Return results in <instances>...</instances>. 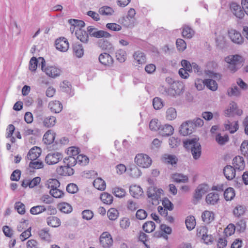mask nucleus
Listing matches in <instances>:
<instances>
[{"instance_id": "c9c22d12", "label": "nucleus", "mask_w": 248, "mask_h": 248, "mask_svg": "<svg viewBox=\"0 0 248 248\" xmlns=\"http://www.w3.org/2000/svg\"><path fill=\"white\" fill-rule=\"evenodd\" d=\"M74 55L78 58H81L84 54V50L81 45L76 44L73 46Z\"/></svg>"}, {"instance_id": "e433bc0d", "label": "nucleus", "mask_w": 248, "mask_h": 248, "mask_svg": "<svg viewBox=\"0 0 248 248\" xmlns=\"http://www.w3.org/2000/svg\"><path fill=\"white\" fill-rule=\"evenodd\" d=\"M236 108L237 104L236 103L233 101L230 103L228 108L225 110L226 116L229 117L232 116Z\"/></svg>"}, {"instance_id": "052dcab7", "label": "nucleus", "mask_w": 248, "mask_h": 248, "mask_svg": "<svg viewBox=\"0 0 248 248\" xmlns=\"http://www.w3.org/2000/svg\"><path fill=\"white\" fill-rule=\"evenodd\" d=\"M49 194L52 197L55 198H61L64 196L63 192L58 188L50 189L49 190Z\"/></svg>"}, {"instance_id": "69168bd1", "label": "nucleus", "mask_w": 248, "mask_h": 248, "mask_svg": "<svg viewBox=\"0 0 248 248\" xmlns=\"http://www.w3.org/2000/svg\"><path fill=\"white\" fill-rule=\"evenodd\" d=\"M29 167L34 169H39L43 168L44 164L42 161L36 160L31 161Z\"/></svg>"}, {"instance_id": "f257e3e1", "label": "nucleus", "mask_w": 248, "mask_h": 248, "mask_svg": "<svg viewBox=\"0 0 248 248\" xmlns=\"http://www.w3.org/2000/svg\"><path fill=\"white\" fill-rule=\"evenodd\" d=\"M198 138H193L184 141V146L191 151L193 158L198 159L201 155V146Z\"/></svg>"}, {"instance_id": "4468645a", "label": "nucleus", "mask_w": 248, "mask_h": 248, "mask_svg": "<svg viewBox=\"0 0 248 248\" xmlns=\"http://www.w3.org/2000/svg\"><path fill=\"white\" fill-rule=\"evenodd\" d=\"M98 59L100 62L104 65L110 66L112 64L113 62L111 56L107 53L101 54Z\"/></svg>"}, {"instance_id": "37998d69", "label": "nucleus", "mask_w": 248, "mask_h": 248, "mask_svg": "<svg viewBox=\"0 0 248 248\" xmlns=\"http://www.w3.org/2000/svg\"><path fill=\"white\" fill-rule=\"evenodd\" d=\"M38 64H41L40 61H39V58L37 59L35 57H32L29 63V69L32 72H34L36 71Z\"/></svg>"}, {"instance_id": "2f4dec72", "label": "nucleus", "mask_w": 248, "mask_h": 248, "mask_svg": "<svg viewBox=\"0 0 248 248\" xmlns=\"http://www.w3.org/2000/svg\"><path fill=\"white\" fill-rule=\"evenodd\" d=\"M171 177L174 181L177 183H187L188 180V177L186 175L181 173H174L172 175Z\"/></svg>"}, {"instance_id": "423d86ee", "label": "nucleus", "mask_w": 248, "mask_h": 248, "mask_svg": "<svg viewBox=\"0 0 248 248\" xmlns=\"http://www.w3.org/2000/svg\"><path fill=\"white\" fill-rule=\"evenodd\" d=\"M62 155L61 153L55 152L48 154L45 157L46 163L52 165L57 164L62 158Z\"/></svg>"}, {"instance_id": "412c9836", "label": "nucleus", "mask_w": 248, "mask_h": 248, "mask_svg": "<svg viewBox=\"0 0 248 248\" xmlns=\"http://www.w3.org/2000/svg\"><path fill=\"white\" fill-rule=\"evenodd\" d=\"M76 35L77 38L81 42L87 43L88 41L89 36L88 33L81 29L76 30Z\"/></svg>"}, {"instance_id": "09e8293b", "label": "nucleus", "mask_w": 248, "mask_h": 248, "mask_svg": "<svg viewBox=\"0 0 248 248\" xmlns=\"http://www.w3.org/2000/svg\"><path fill=\"white\" fill-rule=\"evenodd\" d=\"M46 211L44 205H37L31 207L30 209V213L32 215H38Z\"/></svg>"}, {"instance_id": "393cba45", "label": "nucleus", "mask_w": 248, "mask_h": 248, "mask_svg": "<svg viewBox=\"0 0 248 248\" xmlns=\"http://www.w3.org/2000/svg\"><path fill=\"white\" fill-rule=\"evenodd\" d=\"M161 160L163 162L173 165L176 164L177 162V159L174 155L165 154L162 157Z\"/></svg>"}, {"instance_id": "a19ab883", "label": "nucleus", "mask_w": 248, "mask_h": 248, "mask_svg": "<svg viewBox=\"0 0 248 248\" xmlns=\"http://www.w3.org/2000/svg\"><path fill=\"white\" fill-rule=\"evenodd\" d=\"M187 229L191 231L193 230L196 225V221L193 216L188 217L185 221Z\"/></svg>"}, {"instance_id": "49530a36", "label": "nucleus", "mask_w": 248, "mask_h": 248, "mask_svg": "<svg viewBox=\"0 0 248 248\" xmlns=\"http://www.w3.org/2000/svg\"><path fill=\"white\" fill-rule=\"evenodd\" d=\"M68 23L76 28V30H79L80 28L84 27L85 23L83 21L78 19H70L68 20Z\"/></svg>"}, {"instance_id": "7c9ffc66", "label": "nucleus", "mask_w": 248, "mask_h": 248, "mask_svg": "<svg viewBox=\"0 0 248 248\" xmlns=\"http://www.w3.org/2000/svg\"><path fill=\"white\" fill-rule=\"evenodd\" d=\"M195 32L194 30L188 25H184L182 31V35L184 38L190 39L194 35Z\"/></svg>"}, {"instance_id": "72a5a7b5", "label": "nucleus", "mask_w": 248, "mask_h": 248, "mask_svg": "<svg viewBox=\"0 0 248 248\" xmlns=\"http://www.w3.org/2000/svg\"><path fill=\"white\" fill-rule=\"evenodd\" d=\"M217 142L220 145H223L228 142L229 138L228 135L222 136L220 133H218L215 137Z\"/></svg>"}, {"instance_id": "2eb2a0df", "label": "nucleus", "mask_w": 248, "mask_h": 248, "mask_svg": "<svg viewBox=\"0 0 248 248\" xmlns=\"http://www.w3.org/2000/svg\"><path fill=\"white\" fill-rule=\"evenodd\" d=\"M134 62L137 64H143L146 62V56L144 53L137 51L133 54Z\"/></svg>"}, {"instance_id": "6e6d98bb", "label": "nucleus", "mask_w": 248, "mask_h": 248, "mask_svg": "<svg viewBox=\"0 0 248 248\" xmlns=\"http://www.w3.org/2000/svg\"><path fill=\"white\" fill-rule=\"evenodd\" d=\"M72 86L70 83L67 81L64 80L62 83L60 84V88L61 90L64 92H66L69 94L71 93Z\"/></svg>"}, {"instance_id": "6ab92c4d", "label": "nucleus", "mask_w": 248, "mask_h": 248, "mask_svg": "<svg viewBox=\"0 0 248 248\" xmlns=\"http://www.w3.org/2000/svg\"><path fill=\"white\" fill-rule=\"evenodd\" d=\"M159 130L162 136H169L173 134L174 128L171 125L166 124L161 126Z\"/></svg>"}, {"instance_id": "ea45409f", "label": "nucleus", "mask_w": 248, "mask_h": 248, "mask_svg": "<svg viewBox=\"0 0 248 248\" xmlns=\"http://www.w3.org/2000/svg\"><path fill=\"white\" fill-rule=\"evenodd\" d=\"M58 207L59 210L64 213H69L72 212V206L66 202H62L58 204Z\"/></svg>"}, {"instance_id": "f3484780", "label": "nucleus", "mask_w": 248, "mask_h": 248, "mask_svg": "<svg viewBox=\"0 0 248 248\" xmlns=\"http://www.w3.org/2000/svg\"><path fill=\"white\" fill-rule=\"evenodd\" d=\"M232 164L235 170H242L245 168V162L243 157L236 156L232 160Z\"/></svg>"}, {"instance_id": "473e14b6", "label": "nucleus", "mask_w": 248, "mask_h": 248, "mask_svg": "<svg viewBox=\"0 0 248 248\" xmlns=\"http://www.w3.org/2000/svg\"><path fill=\"white\" fill-rule=\"evenodd\" d=\"M177 112L176 109L172 107L168 108L166 112V118L168 121H172L176 119Z\"/></svg>"}, {"instance_id": "4d7b16f0", "label": "nucleus", "mask_w": 248, "mask_h": 248, "mask_svg": "<svg viewBox=\"0 0 248 248\" xmlns=\"http://www.w3.org/2000/svg\"><path fill=\"white\" fill-rule=\"evenodd\" d=\"M77 163L81 166H85L89 163V159L83 155H79L77 157Z\"/></svg>"}, {"instance_id": "13d9d810", "label": "nucleus", "mask_w": 248, "mask_h": 248, "mask_svg": "<svg viewBox=\"0 0 248 248\" xmlns=\"http://www.w3.org/2000/svg\"><path fill=\"white\" fill-rule=\"evenodd\" d=\"M116 58L120 62H124L126 58V52L123 49H119L116 52Z\"/></svg>"}, {"instance_id": "f704fd0d", "label": "nucleus", "mask_w": 248, "mask_h": 248, "mask_svg": "<svg viewBox=\"0 0 248 248\" xmlns=\"http://www.w3.org/2000/svg\"><path fill=\"white\" fill-rule=\"evenodd\" d=\"M93 184V186L98 190L102 191L105 190L106 188V183L100 178H98L95 179Z\"/></svg>"}, {"instance_id": "a211bd4d", "label": "nucleus", "mask_w": 248, "mask_h": 248, "mask_svg": "<svg viewBox=\"0 0 248 248\" xmlns=\"http://www.w3.org/2000/svg\"><path fill=\"white\" fill-rule=\"evenodd\" d=\"M235 170L233 167L230 165L225 167L223 172L225 177L229 180L233 179L235 176Z\"/></svg>"}, {"instance_id": "1a4fd4ad", "label": "nucleus", "mask_w": 248, "mask_h": 248, "mask_svg": "<svg viewBox=\"0 0 248 248\" xmlns=\"http://www.w3.org/2000/svg\"><path fill=\"white\" fill-rule=\"evenodd\" d=\"M194 130V127L192 125L191 121L183 123L180 126V133L184 136L191 134Z\"/></svg>"}, {"instance_id": "4c0bfd02", "label": "nucleus", "mask_w": 248, "mask_h": 248, "mask_svg": "<svg viewBox=\"0 0 248 248\" xmlns=\"http://www.w3.org/2000/svg\"><path fill=\"white\" fill-rule=\"evenodd\" d=\"M227 94L230 96H239L241 95L240 89L236 86L232 85L227 90Z\"/></svg>"}, {"instance_id": "f8f14e48", "label": "nucleus", "mask_w": 248, "mask_h": 248, "mask_svg": "<svg viewBox=\"0 0 248 248\" xmlns=\"http://www.w3.org/2000/svg\"><path fill=\"white\" fill-rule=\"evenodd\" d=\"M230 9L233 14L237 18L241 19L244 17L243 10L239 5L235 2H232L230 5Z\"/></svg>"}, {"instance_id": "338daca9", "label": "nucleus", "mask_w": 248, "mask_h": 248, "mask_svg": "<svg viewBox=\"0 0 248 248\" xmlns=\"http://www.w3.org/2000/svg\"><path fill=\"white\" fill-rule=\"evenodd\" d=\"M240 150L241 153L245 157L248 156V140L243 141L241 145Z\"/></svg>"}, {"instance_id": "774afa93", "label": "nucleus", "mask_w": 248, "mask_h": 248, "mask_svg": "<svg viewBox=\"0 0 248 248\" xmlns=\"http://www.w3.org/2000/svg\"><path fill=\"white\" fill-rule=\"evenodd\" d=\"M113 193L116 197L122 198L125 196L126 192L123 188L115 187L113 189Z\"/></svg>"}, {"instance_id": "4be33fe9", "label": "nucleus", "mask_w": 248, "mask_h": 248, "mask_svg": "<svg viewBox=\"0 0 248 248\" xmlns=\"http://www.w3.org/2000/svg\"><path fill=\"white\" fill-rule=\"evenodd\" d=\"M48 108L52 112L57 113L62 111V106L60 101H54L49 103Z\"/></svg>"}, {"instance_id": "ddd939ff", "label": "nucleus", "mask_w": 248, "mask_h": 248, "mask_svg": "<svg viewBox=\"0 0 248 248\" xmlns=\"http://www.w3.org/2000/svg\"><path fill=\"white\" fill-rule=\"evenodd\" d=\"M41 153V149L35 146L30 150L27 158L31 161L36 160L40 155Z\"/></svg>"}, {"instance_id": "8fccbe9b", "label": "nucleus", "mask_w": 248, "mask_h": 248, "mask_svg": "<svg viewBox=\"0 0 248 248\" xmlns=\"http://www.w3.org/2000/svg\"><path fill=\"white\" fill-rule=\"evenodd\" d=\"M101 201L107 204H110L113 202V197L108 193H103L100 195Z\"/></svg>"}, {"instance_id": "a878e982", "label": "nucleus", "mask_w": 248, "mask_h": 248, "mask_svg": "<svg viewBox=\"0 0 248 248\" xmlns=\"http://www.w3.org/2000/svg\"><path fill=\"white\" fill-rule=\"evenodd\" d=\"M47 224L52 227H58L61 224L60 219L57 217L50 216L46 218Z\"/></svg>"}, {"instance_id": "864d4df0", "label": "nucleus", "mask_w": 248, "mask_h": 248, "mask_svg": "<svg viewBox=\"0 0 248 248\" xmlns=\"http://www.w3.org/2000/svg\"><path fill=\"white\" fill-rule=\"evenodd\" d=\"M56 122V119L54 116H50L45 118L43 123L45 126L51 127L53 126Z\"/></svg>"}, {"instance_id": "c756f323", "label": "nucleus", "mask_w": 248, "mask_h": 248, "mask_svg": "<svg viewBox=\"0 0 248 248\" xmlns=\"http://www.w3.org/2000/svg\"><path fill=\"white\" fill-rule=\"evenodd\" d=\"M45 186L50 190L58 188L60 186V183L56 179H49L46 181Z\"/></svg>"}, {"instance_id": "58836bf2", "label": "nucleus", "mask_w": 248, "mask_h": 248, "mask_svg": "<svg viewBox=\"0 0 248 248\" xmlns=\"http://www.w3.org/2000/svg\"><path fill=\"white\" fill-rule=\"evenodd\" d=\"M98 12L102 16H108L112 15L114 13V10L109 6H105L100 7L99 9Z\"/></svg>"}, {"instance_id": "bf43d9fd", "label": "nucleus", "mask_w": 248, "mask_h": 248, "mask_svg": "<svg viewBox=\"0 0 248 248\" xmlns=\"http://www.w3.org/2000/svg\"><path fill=\"white\" fill-rule=\"evenodd\" d=\"M246 208L244 206L242 205H237L236 206L233 211V215L237 217H239L244 215L245 212Z\"/></svg>"}, {"instance_id": "c85d7f7f", "label": "nucleus", "mask_w": 248, "mask_h": 248, "mask_svg": "<svg viewBox=\"0 0 248 248\" xmlns=\"http://www.w3.org/2000/svg\"><path fill=\"white\" fill-rule=\"evenodd\" d=\"M127 172L128 175L133 178H138L140 177L142 173L141 170L135 165L131 166L128 170Z\"/></svg>"}, {"instance_id": "cd10ccee", "label": "nucleus", "mask_w": 248, "mask_h": 248, "mask_svg": "<svg viewBox=\"0 0 248 248\" xmlns=\"http://www.w3.org/2000/svg\"><path fill=\"white\" fill-rule=\"evenodd\" d=\"M206 202L208 204H215L219 200V195L216 192H211L206 197Z\"/></svg>"}, {"instance_id": "e2e57ef3", "label": "nucleus", "mask_w": 248, "mask_h": 248, "mask_svg": "<svg viewBox=\"0 0 248 248\" xmlns=\"http://www.w3.org/2000/svg\"><path fill=\"white\" fill-rule=\"evenodd\" d=\"M107 215L110 220H115L118 217L119 213L116 209L110 208L108 210Z\"/></svg>"}, {"instance_id": "9d476101", "label": "nucleus", "mask_w": 248, "mask_h": 248, "mask_svg": "<svg viewBox=\"0 0 248 248\" xmlns=\"http://www.w3.org/2000/svg\"><path fill=\"white\" fill-rule=\"evenodd\" d=\"M209 190V186L205 184H202L198 186L194 193V198L199 200L201 199L202 195Z\"/></svg>"}, {"instance_id": "6e6552de", "label": "nucleus", "mask_w": 248, "mask_h": 248, "mask_svg": "<svg viewBox=\"0 0 248 248\" xmlns=\"http://www.w3.org/2000/svg\"><path fill=\"white\" fill-rule=\"evenodd\" d=\"M228 35L232 42L241 45L243 43L244 39L241 33L235 30L231 29L228 31Z\"/></svg>"}, {"instance_id": "c03bdc74", "label": "nucleus", "mask_w": 248, "mask_h": 248, "mask_svg": "<svg viewBox=\"0 0 248 248\" xmlns=\"http://www.w3.org/2000/svg\"><path fill=\"white\" fill-rule=\"evenodd\" d=\"M153 106L155 109L159 110L164 107V103L161 98L156 97L153 100Z\"/></svg>"}, {"instance_id": "5701e85b", "label": "nucleus", "mask_w": 248, "mask_h": 248, "mask_svg": "<svg viewBox=\"0 0 248 248\" xmlns=\"http://www.w3.org/2000/svg\"><path fill=\"white\" fill-rule=\"evenodd\" d=\"M55 137V133L49 130L45 133L43 136V141L46 144L49 145L54 141Z\"/></svg>"}, {"instance_id": "39448f33", "label": "nucleus", "mask_w": 248, "mask_h": 248, "mask_svg": "<svg viewBox=\"0 0 248 248\" xmlns=\"http://www.w3.org/2000/svg\"><path fill=\"white\" fill-rule=\"evenodd\" d=\"M163 190L154 186H150L148 188L147 194L148 198L152 200L153 204H156L158 203V200Z\"/></svg>"}, {"instance_id": "a18cd8bd", "label": "nucleus", "mask_w": 248, "mask_h": 248, "mask_svg": "<svg viewBox=\"0 0 248 248\" xmlns=\"http://www.w3.org/2000/svg\"><path fill=\"white\" fill-rule=\"evenodd\" d=\"M142 228L145 232L149 233L154 231L155 228V225L153 221H150L144 223Z\"/></svg>"}, {"instance_id": "20e7f679", "label": "nucleus", "mask_w": 248, "mask_h": 248, "mask_svg": "<svg viewBox=\"0 0 248 248\" xmlns=\"http://www.w3.org/2000/svg\"><path fill=\"white\" fill-rule=\"evenodd\" d=\"M135 162L140 167L148 168L151 165L152 161L148 155L138 154L135 157Z\"/></svg>"}, {"instance_id": "7ed1b4c3", "label": "nucleus", "mask_w": 248, "mask_h": 248, "mask_svg": "<svg viewBox=\"0 0 248 248\" xmlns=\"http://www.w3.org/2000/svg\"><path fill=\"white\" fill-rule=\"evenodd\" d=\"M225 61L228 63V69L235 72L241 66L243 59L238 55H230L225 58Z\"/></svg>"}, {"instance_id": "b1692460", "label": "nucleus", "mask_w": 248, "mask_h": 248, "mask_svg": "<svg viewBox=\"0 0 248 248\" xmlns=\"http://www.w3.org/2000/svg\"><path fill=\"white\" fill-rule=\"evenodd\" d=\"M38 234L41 239L47 242H50L51 240V235L49 233L48 228H44L39 231Z\"/></svg>"}, {"instance_id": "5fc2aeb1", "label": "nucleus", "mask_w": 248, "mask_h": 248, "mask_svg": "<svg viewBox=\"0 0 248 248\" xmlns=\"http://www.w3.org/2000/svg\"><path fill=\"white\" fill-rule=\"evenodd\" d=\"M160 123L157 119H154L150 121L149 127L152 131H156L158 130H160Z\"/></svg>"}, {"instance_id": "0eeeda50", "label": "nucleus", "mask_w": 248, "mask_h": 248, "mask_svg": "<svg viewBox=\"0 0 248 248\" xmlns=\"http://www.w3.org/2000/svg\"><path fill=\"white\" fill-rule=\"evenodd\" d=\"M100 242L104 248H108L112 245L113 240L111 235L108 232H103L100 237Z\"/></svg>"}, {"instance_id": "de8ad7c7", "label": "nucleus", "mask_w": 248, "mask_h": 248, "mask_svg": "<svg viewBox=\"0 0 248 248\" xmlns=\"http://www.w3.org/2000/svg\"><path fill=\"white\" fill-rule=\"evenodd\" d=\"M224 198L226 201L232 200L235 196L234 190L232 187L227 188L224 193Z\"/></svg>"}, {"instance_id": "3c124183", "label": "nucleus", "mask_w": 248, "mask_h": 248, "mask_svg": "<svg viewBox=\"0 0 248 248\" xmlns=\"http://www.w3.org/2000/svg\"><path fill=\"white\" fill-rule=\"evenodd\" d=\"M97 44L99 47L103 49H108L111 48V44L107 40L105 39H100Z\"/></svg>"}, {"instance_id": "680f3d73", "label": "nucleus", "mask_w": 248, "mask_h": 248, "mask_svg": "<svg viewBox=\"0 0 248 248\" xmlns=\"http://www.w3.org/2000/svg\"><path fill=\"white\" fill-rule=\"evenodd\" d=\"M63 162L65 165L71 167L74 166L77 163V158L72 156L64 158Z\"/></svg>"}, {"instance_id": "dca6fc26", "label": "nucleus", "mask_w": 248, "mask_h": 248, "mask_svg": "<svg viewBox=\"0 0 248 248\" xmlns=\"http://www.w3.org/2000/svg\"><path fill=\"white\" fill-rule=\"evenodd\" d=\"M129 192L133 197L137 199L140 197L143 193L141 187L136 185H131L129 187Z\"/></svg>"}, {"instance_id": "f03ea898", "label": "nucleus", "mask_w": 248, "mask_h": 248, "mask_svg": "<svg viewBox=\"0 0 248 248\" xmlns=\"http://www.w3.org/2000/svg\"><path fill=\"white\" fill-rule=\"evenodd\" d=\"M39 61L41 63L42 70L49 77L55 78L59 76L61 73V70L55 65H46L45 59L42 57H39Z\"/></svg>"}, {"instance_id": "0e129e2a", "label": "nucleus", "mask_w": 248, "mask_h": 248, "mask_svg": "<svg viewBox=\"0 0 248 248\" xmlns=\"http://www.w3.org/2000/svg\"><path fill=\"white\" fill-rule=\"evenodd\" d=\"M235 230V226L233 224H229L224 229V233L226 236H230L233 234Z\"/></svg>"}, {"instance_id": "603ef678", "label": "nucleus", "mask_w": 248, "mask_h": 248, "mask_svg": "<svg viewBox=\"0 0 248 248\" xmlns=\"http://www.w3.org/2000/svg\"><path fill=\"white\" fill-rule=\"evenodd\" d=\"M205 86L210 90L215 91L217 89V84L216 81L212 79H205Z\"/></svg>"}, {"instance_id": "9b49d317", "label": "nucleus", "mask_w": 248, "mask_h": 248, "mask_svg": "<svg viewBox=\"0 0 248 248\" xmlns=\"http://www.w3.org/2000/svg\"><path fill=\"white\" fill-rule=\"evenodd\" d=\"M55 46L57 49L65 52L69 48V43L65 38H60L55 41Z\"/></svg>"}, {"instance_id": "bb28decb", "label": "nucleus", "mask_w": 248, "mask_h": 248, "mask_svg": "<svg viewBox=\"0 0 248 248\" xmlns=\"http://www.w3.org/2000/svg\"><path fill=\"white\" fill-rule=\"evenodd\" d=\"M201 217L203 222L209 224L214 220V214L211 211H205L202 213Z\"/></svg>"}, {"instance_id": "aec40b11", "label": "nucleus", "mask_w": 248, "mask_h": 248, "mask_svg": "<svg viewBox=\"0 0 248 248\" xmlns=\"http://www.w3.org/2000/svg\"><path fill=\"white\" fill-rule=\"evenodd\" d=\"M71 166H61L57 169V171L61 175L70 176L74 174V170Z\"/></svg>"}, {"instance_id": "79ce46f5", "label": "nucleus", "mask_w": 248, "mask_h": 248, "mask_svg": "<svg viewBox=\"0 0 248 248\" xmlns=\"http://www.w3.org/2000/svg\"><path fill=\"white\" fill-rule=\"evenodd\" d=\"M238 122L236 121L234 124L228 122V124H225V128L226 130H228L231 133H234L238 129Z\"/></svg>"}]
</instances>
